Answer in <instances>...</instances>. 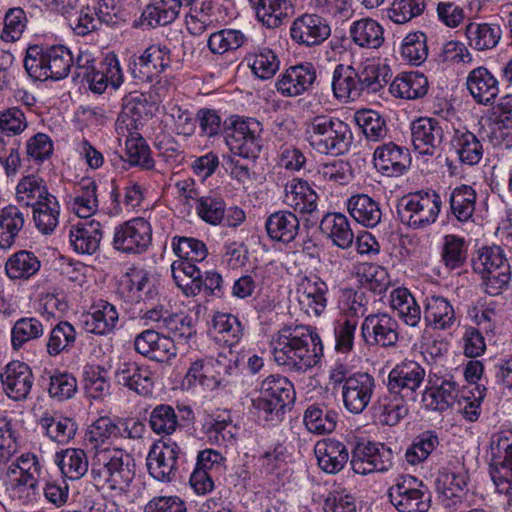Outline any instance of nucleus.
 Segmentation results:
<instances>
[{"mask_svg":"<svg viewBox=\"0 0 512 512\" xmlns=\"http://www.w3.org/2000/svg\"><path fill=\"white\" fill-rule=\"evenodd\" d=\"M261 125L254 119L235 120L231 131L226 135V144L230 153L244 159H256L262 148Z\"/></svg>","mask_w":512,"mask_h":512,"instance_id":"obj_9","label":"nucleus"},{"mask_svg":"<svg viewBox=\"0 0 512 512\" xmlns=\"http://www.w3.org/2000/svg\"><path fill=\"white\" fill-rule=\"evenodd\" d=\"M348 210L354 220L363 226L373 228L381 221L379 204L366 194L352 196L348 200Z\"/></svg>","mask_w":512,"mask_h":512,"instance_id":"obj_41","label":"nucleus"},{"mask_svg":"<svg viewBox=\"0 0 512 512\" xmlns=\"http://www.w3.org/2000/svg\"><path fill=\"white\" fill-rule=\"evenodd\" d=\"M490 475L499 493L508 498L512 509V440L506 436L496 435L491 439Z\"/></svg>","mask_w":512,"mask_h":512,"instance_id":"obj_8","label":"nucleus"},{"mask_svg":"<svg viewBox=\"0 0 512 512\" xmlns=\"http://www.w3.org/2000/svg\"><path fill=\"white\" fill-rule=\"evenodd\" d=\"M320 230L334 245L346 250L354 243V233L348 218L341 213H327L320 222Z\"/></svg>","mask_w":512,"mask_h":512,"instance_id":"obj_30","label":"nucleus"},{"mask_svg":"<svg viewBox=\"0 0 512 512\" xmlns=\"http://www.w3.org/2000/svg\"><path fill=\"white\" fill-rule=\"evenodd\" d=\"M265 229L272 241L289 244L296 239L300 232V221L295 213L280 210L267 217Z\"/></svg>","mask_w":512,"mask_h":512,"instance_id":"obj_28","label":"nucleus"},{"mask_svg":"<svg viewBox=\"0 0 512 512\" xmlns=\"http://www.w3.org/2000/svg\"><path fill=\"white\" fill-rule=\"evenodd\" d=\"M385 83L379 66L366 62L358 69L338 64L333 71L331 86L337 100L348 102L355 101L365 93L378 92Z\"/></svg>","mask_w":512,"mask_h":512,"instance_id":"obj_2","label":"nucleus"},{"mask_svg":"<svg viewBox=\"0 0 512 512\" xmlns=\"http://www.w3.org/2000/svg\"><path fill=\"white\" fill-rule=\"evenodd\" d=\"M212 328L218 338L229 346L239 342L243 329L238 318L232 314L217 312L212 319Z\"/></svg>","mask_w":512,"mask_h":512,"instance_id":"obj_57","label":"nucleus"},{"mask_svg":"<svg viewBox=\"0 0 512 512\" xmlns=\"http://www.w3.org/2000/svg\"><path fill=\"white\" fill-rule=\"evenodd\" d=\"M152 241L150 223L144 218H134L115 228L113 246L125 252L140 254Z\"/></svg>","mask_w":512,"mask_h":512,"instance_id":"obj_11","label":"nucleus"},{"mask_svg":"<svg viewBox=\"0 0 512 512\" xmlns=\"http://www.w3.org/2000/svg\"><path fill=\"white\" fill-rule=\"evenodd\" d=\"M373 160L376 169L389 177L401 175L410 163L408 151L393 142L378 146Z\"/></svg>","mask_w":512,"mask_h":512,"instance_id":"obj_25","label":"nucleus"},{"mask_svg":"<svg viewBox=\"0 0 512 512\" xmlns=\"http://www.w3.org/2000/svg\"><path fill=\"white\" fill-rule=\"evenodd\" d=\"M172 277L186 296L199 294L201 270L190 261H174L171 265Z\"/></svg>","mask_w":512,"mask_h":512,"instance_id":"obj_46","label":"nucleus"},{"mask_svg":"<svg viewBox=\"0 0 512 512\" xmlns=\"http://www.w3.org/2000/svg\"><path fill=\"white\" fill-rule=\"evenodd\" d=\"M476 192L468 185L453 189L450 195V207L453 215L461 222L468 221L475 211Z\"/></svg>","mask_w":512,"mask_h":512,"instance_id":"obj_54","label":"nucleus"},{"mask_svg":"<svg viewBox=\"0 0 512 512\" xmlns=\"http://www.w3.org/2000/svg\"><path fill=\"white\" fill-rule=\"evenodd\" d=\"M355 121L361 127L366 139L378 142L386 138L388 128L382 116L373 110H360L355 113Z\"/></svg>","mask_w":512,"mask_h":512,"instance_id":"obj_55","label":"nucleus"},{"mask_svg":"<svg viewBox=\"0 0 512 512\" xmlns=\"http://www.w3.org/2000/svg\"><path fill=\"white\" fill-rule=\"evenodd\" d=\"M475 272L482 275L485 291L490 295H498L511 280L510 265L500 246L484 247L472 262Z\"/></svg>","mask_w":512,"mask_h":512,"instance_id":"obj_7","label":"nucleus"},{"mask_svg":"<svg viewBox=\"0 0 512 512\" xmlns=\"http://www.w3.org/2000/svg\"><path fill=\"white\" fill-rule=\"evenodd\" d=\"M390 303L405 325L415 328L420 324L421 308L408 289H394L390 295Z\"/></svg>","mask_w":512,"mask_h":512,"instance_id":"obj_39","label":"nucleus"},{"mask_svg":"<svg viewBox=\"0 0 512 512\" xmlns=\"http://www.w3.org/2000/svg\"><path fill=\"white\" fill-rule=\"evenodd\" d=\"M25 224V216L19 207L8 205L0 211V249H10Z\"/></svg>","mask_w":512,"mask_h":512,"instance_id":"obj_38","label":"nucleus"},{"mask_svg":"<svg viewBox=\"0 0 512 512\" xmlns=\"http://www.w3.org/2000/svg\"><path fill=\"white\" fill-rule=\"evenodd\" d=\"M73 64L71 51L63 45L47 48L29 46L24 59V68L34 80L63 79L68 76Z\"/></svg>","mask_w":512,"mask_h":512,"instance_id":"obj_4","label":"nucleus"},{"mask_svg":"<svg viewBox=\"0 0 512 512\" xmlns=\"http://www.w3.org/2000/svg\"><path fill=\"white\" fill-rule=\"evenodd\" d=\"M410 401L398 393L388 391L387 395L380 397L374 406L375 414L379 421L388 426L398 424L407 416L409 408L407 402Z\"/></svg>","mask_w":512,"mask_h":512,"instance_id":"obj_36","label":"nucleus"},{"mask_svg":"<svg viewBox=\"0 0 512 512\" xmlns=\"http://www.w3.org/2000/svg\"><path fill=\"white\" fill-rule=\"evenodd\" d=\"M444 139L442 123L435 118L420 117L411 124V141L420 154L433 155Z\"/></svg>","mask_w":512,"mask_h":512,"instance_id":"obj_20","label":"nucleus"},{"mask_svg":"<svg viewBox=\"0 0 512 512\" xmlns=\"http://www.w3.org/2000/svg\"><path fill=\"white\" fill-rule=\"evenodd\" d=\"M416 478L401 477L388 490L390 502L398 512H427L430 509V497L416 488Z\"/></svg>","mask_w":512,"mask_h":512,"instance_id":"obj_13","label":"nucleus"},{"mask_svg":"<svg viewBox=\"0 0 512 512\" xmlns=\"http://www.w3.org/2000/svg\"><path fill=\"white\" fill-rule=\"evenodd\" d=\"M468 256V247L465 240L456 235H446L444 237L441 259L445 267L449 270L462 268Z\"/></svg>","mask_w":512,"mask_h":512,"instance_id":"obj_56","label":"nucleus"},{"mask_svg":"<svg viewBox=\"0 0 512 512\" xmlns=\"http://www.w3.org/2000/svg\"><path fill=\"white\" fill-rule=\"evenodd\" d=\"M428 91L427 78L417 72L403 73L397 76L390 85L393 96L408 100L423 97Z\"/></svg>","mask_w":512,"mask_h":512,"instance_id":"obj_40","label":"nucleus"},{"mask_svg":"<svg viewBox=\"0 0 512 512\" xmlns=\"http://www.w3.org/2000/svg\"><path fill=\"white\" fill-rule=\"evenodd\" d=\"M83 78L89 84L90 90L97 94H102L109 84L112 88L118 89L123 83L122 70L115 55L107 56L99 70L84 73Z\"/></svg>","mask_w":512,"mask_h":512,"instance_id":"obj_29","label":"nucleus"},{"mask_svg":"<svg viewBox=\"0 0 512 512\" xmlns=\"http://www.w3.org/2000/svg\"><path fill=\"white\" fill-rule=\"evenodd\" d=\"M195 209L203 221L219 225L224 219L226 204L220 195L209 193L197 198Z\"/></svg>","mask_w":512,"mask_h":512,"instance_id":"obj_58","label":"nucleus"},{"mask_svg":"<svg viewBox=\"0 0 512 512\" xmlns=\"http://www.w3.org/2000/svg\"><path fill=\"white\" fill-rule=\"evenodd\" d=\"M75 340L76 331L73 325L67 321H62L52 329L47 343V351L50 355L56 356L71 348Z\"/></svg>","mask_w":512,"mask_h":512,"instance_id":"obj_61","label":"nucleus"},{"mask_svg":"<svg viewBox=\"0 0 512 512\" xmlns=\"http://www.w3.org/2000/svg\"><path fill=\"white\" fill-rule=\"evenodd\" d=\"M40 269V261L34 253L26 250L19 251L6 262V274L11 279H28Z\"/></svg>","mask_w":512,"mask_h":512,"instance_id":"obj_52","label":"nucleus"},{"mask_svg":"<svg viewBox=\"0 0 512 512\" xmlns=\"http://www.w3.org/2000/svg\"><path fill=\"white\" fill-rule=\"evenodd\" d=\"M118 426L109 417H100L89 428L86 441L96 450H102L112 437L118 435Z\"/></svg>","mask_w":512,"mask_h":512,"instance_id":"obj_63","label":"nucleus"},{"mask_svg":"<svg viewBox=\"0 0 512 512\" xmlns=\"http://www.w3.org/2000/svg\"><path fill=\"white\" fill-rule=\"evenodd\" d=\"M330 33L327 21L316 14H303L297 17L290 27L292 40L306 47L323 43Z\"/></svg>","mask_w":512,"mask_h":512,"instance_id":"obj_18","label":"nucleus"},{"mask_svg":"<svg viewBox=\"0 0 512 512\" xmlns=\"http://www.w3.org/2000/svg\"><path fill=\"white\" fill-rule=\"evenodd\" d=\"M376 387L375 379L366 372L353 373L342 386L344 407L353 414L362 413L370 403Z\"/></svg>","mask_w":512,"mask_h":512,"instance_id":"obj_16","label":"nucleus"},{"mask_svg":"<svg viewBox=\"0 0 512 512\" xmlns=\"http://www.w3.org/2000/svg\"><path fill=\"white\" fill-rule=\"evenodd\" d=\"M97 185L95 181L84 179L79 183L76 195L71 199L70 207L80 218L92 216L98 209Z\"/></svg>","mask_w":512,"mask_h":512,"instance_id":"obj_49","label":"nucleus"},{"mask_svg":"<svg viewBox=\"0 0 512 512\" xmlns=\"http://www.w3.org/2000/svg\"><path fill=\"white\" fill-rule=\"evenodd\" d=\"M152 375L147 366H140L135 362L121 363L115 371L118 384L143 396L152 392L154 384Z\"/></svg>","mask_w":512,"mask_h":512,"instance_id":"obj_26","label":"nucleus"},{"mask_svg":"<svg viewBox=\"0 0 512 512\" xmlns=\"http://www.w3.org/2000/svg\"><path fill=\"white\" fill-rule=\"evenodd\" d=\"M466 87L474 101L483 106H491L500 92L499 81L483 66L469 72Z\"/></svg>","mask_w":512,"mask_h":512,"instance_id":"obj_22","label":"nucleus"},{"mask_svg":"<svg viewBox=\"0 0 512 512\" xmlns=\"http://www.w3.org/2000/svg\"><path fill=\"white\" fill-rule=\"evenodd\" d=\"M39 426L50 440L63 445L69 443L77 431V425L71 418L57 413H43Z\"/></svg>","mask_w":512,"mask_h":512,"instance_id":"obj_34","label":"nucleus"},{"mask_svg":"<svg viewBox=\"0 0 512 512\" xmlns=\"http://www.w3.org/2000/svg\"><path fill=\"white\" fill-rule=\"evenodd\" d=\"M161 101L159 96L154 97L152 93L130 92L123 98V114L131 115L134 122L151 117Z\"/></svg>","mask_w":512,"mask_h":512,"instance_id":"obj_48","label":"nucleus"},{"mask_svg":"<svg viewBox=\"0 0 512 512\" xmlns=\"http://www.w3.org/2000/svg\"><path fill=\"white\" fill-rule=\"evenodd\" d=\"M424 377L425 370L419 363L405 360L390 371L387 383L388 391L416 401V392L420 388Z\"/></svg>","mask_w":512,"mask_h":512,"instance_id":"obj_14","label":"nucleus"},{"mask_svg":"<svg viewBox=\"0 0 512 512\" xmlns=\"http://www.w3.org/2000/svg\"><path fill=\"white\" fill-rule=\"evenodd\" d=\"M314 452L321 470L329 474L340 472L349 460L346 445L331 438L318 441Z\"/></svg>","mask_w":512,"mask_h":512,"instance_id":"obj_27","label":"nucleus"},{"mask_svg":"<svg viewBox=\"0 0 512 512\" xmlns=\"http://www.w3.org/2000/svg\"><path fill=\"white\" fill-rule=\"evenodd\" d=\"M1 382L6 394L16 401L25 400L33 386V374L30 367L20 361L6 365L1 373Z\"/></svg>","mask_w":512,"mask_h":512,"instance_id":"obj_21","label":"nucleus"},{"mask_svg":"<svg viewBox=\"0 0 512 512\" xmlns=\"http://www.w3.org/2000/svg\"><path fill=\"white\" fill-rule=\"evenodd\" d=\"M455 311L449 301L442 296L426 298L424 321L436 330H447L455 323Z\"/></svg>","mask_w":512,"mask_h":512,"instance_id":"obj_33","label":"nucleus"},{"mask_svg":"<svg viewBox=\"0 0 512 512\" xmlns=\"http://www.w3.org/2000/svg\"><path fill=\"white\" fill-rule=\"evenodd\" d=\"M401 54L413 65H420L424 62L428 56L426 35L422 32L408 34L402 42Z\"/></svg>","mask_w":512,"mask_h":512,"instance_id":"obj_64","label":"nucleus"},{"mask_svg":"<svg viewBox=\"0 0 512 512\" xmlns=\"http://www.w3.org/2000/svg\"><path fill=\"white\" fill-rule=\"evenodd\" d=\"M149 424L156 434L170 435L179 425L178 416L171 406L161 404L152 410Z\"/></svg>","mask_w":512,"mask_h":512,"instance_id":"obj_62","label":"nucleus"},{"mask_svg":"<svg viewBox=\"0 0 512 512\" xmlns=\"http://www.w3.org/2000/svg\"><path fill=\"white\" fill-rule=\"evenodd\" d=\"M441 205V197L436 191H419L399 200L397 215L402 224L422 229L437 220Z\"/></svg>","mask_w":512,"mask_h":512,"instance_id":"obj_6","label":"nucleus"},{"mask_svg":"<svg viewBox=\"0 0 512 512\" xmlns=\"http://www.w3.org/2000/svg\"><path fill=\"white\" fill-rule=\"evenodd\" d=\"M134 349L140 355L160 363H167L177 355L175 339L146 329L134 339Z\"/></svg>","mask_w":512,"mask_h":512,"instance_id":"obj_15","label":"nucleus"},{"mask_svg":"<svg viewBox=\"0 0 512 512\" xmlns=\"http://www.w3.org/2000/svg\"><path fill=\"white\" fill-rule=\"evenodd\" d=\"M283 202L300 214L313 216L318 211V195L306 181L299 178L285 184Z\"/></svg>","mask_w":512,"mask_h":512,"instance_id":"obj_24","label":"nucleus"},{"mask_svg":"<svg viewBox=\"0 0 512 512\" xmlns=\"http://www.w3.org/2000/svg\"><path fill=\"white\" fill-rule=\"evenodd\" d=\"M101 239L102 232L98 222L76 225L70 230V242L78 253H95L99 249Z\"/></svg>","mask_w":512,"mask_h":512,"instance_id":"obj_42","label":"nucleus"},{"mask_svg":"<svg viewBox=\"0 0 512 512\" xmlns=\"http://www.w3.org/2000/svg\"><path fill=\"white\" fill-rule=\"evenodd\" d=\"M350 38L361 48L377 49L384 42L382 26L371 18L354 21L349 29Z\"/></svg>","mask_w":512,"mask_h":512,"instance_id":"obj_37","label":"nucleus"},{"mask_svg":"<svg viewBox=\"0 0 512 512\" xmlns=\"http://www.w3.org/2000/svg\"><path fill=\"white\" fill-rule=\"evenodd\" d=\"M338 422V413L325 405H310L304 413V424L309 432L315 434L332 433Z\"/></svg>","mask_w":512,"mask_h":512,"instance_id":"obj_44","label":"nucleus"},{"mask_svg":"<svg viewBox=\"0 0 512 512\" xmlns=\"http://www.w3.org/2000/svg\"><path fill=\"white\" fill-rule=\"evenodd\" d=\"M45 181L36 176L23 177L16 186V199L26 207H32L50 196Z\"/></svg>","mask_w":512,"mask_h":512,"instance_id":"obj_50","label":"nucleus"},{"mask_svg":"<svg viewBox=\"0 0 512 512\" xmlns=\"http://www.w3.org/2000/svg\"><path fill=\"white\" fill-rule=\"evenodd\" d=\"M465 35L470 46L484 51L494 48L499 43L502 30L497 24L470 22L465 27Z\"/></svg>","mask_w":512,"mask_h":512,"instance_id":"obj_43","label":"nucleus"},{"mask_svg":"<svg viewBox=\"0 0 512 512\" xmlns=\"http://www.w3.org/2000/svg\"><path fill=\"white\" fill-rule=\"evenodd\" d=\"M259 393L283 409L295 399L293 384L288 378L280 375H270L265 378L260 385Z\"/></svg>","mask_w":512,"mask_h":512,"instance_id":"obj_45","label":"nucleus"},{"mask_svg":"<svg viewBox=\"0 0 512 512\" xmlns=\"http://www.w3.org/2000/svg\"><path fill=\"white\" fill-rule=\"evenodd\" d=\"M180 447L176 442L154 443L146 458L149 474L158 481L172 482L178 474Z\"/></svg>","mask_w":512,"mask_h":512,"instance_id":"obj_10","label":"nucleus"},{"mask_svg":"<svg viewBox=\"0 0 512 512\" xmlns=\"http://www.w3.org/2000/svg\"><path fill=\"white\" fill-rule=\"evenodd\" d=\"M305 135L312 148L322 154H343L352 142L349 126L329 115L313 117L307 123Z\"/></svg>","mask_w":512,"mask_h":512,"instance_id":"obj_5","label":"nucleus"},{"mask_svg":"<svg viewBox=\"0 0 512 512\" xmlns=\"http://www.w3.org/2000/svg\"><path fill=\"white\" fill-rule=\"evenodd\" d=\"M55 462L62 475L71 480H78L88 471V458L82 449L68 448L56 453Z\"/></svg>","mask_w":512,"mask_h":512,"instance_id":"obj_47","label":"nucleus"},{"mask_svg":"<svg viewBox=\"0 0 512 512\" xmlns=\"http://www.w3.org/2000/svg\"><path fill=\"white\" fill-rule=\"evenodd\" d=\"M91 475L97 485L126 493L135 477V464L130 454L121 449L104 447L95 452Z\"/></svg>","mask_w":512,"mask_h":512,"instance_id":"obj_3","label":"nucleus"},{"mask_svg":"<svg viewBox=\"0 0 512 512\" xmlns=\"http://www.w3.org/2000/svg\"><path fill=\"white\" fill-rule=\"evenodd\" d=\"M169 65L170 55L167 47L153 44L131 63L130 70L135 79L150 82Z\"/></svg>","mask_w":512,"mask_h":512,"instance_id":"obj_19","label":"nucleus"},{"mask_svg":"<svg viewBox=\"0 0 512 512\" xmlns=\"http://www.w3.org/2000/svg\"><path fill=\"white\" fill-rule=\"evenodd\" d=\"M246 40V36L240 30L223 29L209 36L208 47L214 54H224L237 50Z\"/></svg>","mask_w":512,"mask_h":512,"instance_id":"obj_59","label":"nucleus"},{"mask_svg":"<svg viewBox=\"0 0 512 512\" xmlns=\"http://www.w3.org/2000/svg\"><path fill=\"white\" fill-rule=\"evenodd\" d=\"M467 484L468 473L463 465L443 468L436 479L437 489L448 498L459 496Z\"/></svg>","mask_w":512,"mask_h":512,"instance_id":"obj_51","label":"nucleus"},{"mask_svg":"<svg viewBox=\"0 0 512 512\" xmlns=\"http://www.w3.org/2000/svg\"><path fill=\"white\" fill-rule=\"evenodd\" d=\"M119 314L114 305L100 301L91 311L83 315L84 329L89 333L105 335L116 326Z\"/></svg>","mask_w":512,"mask_h":512,"instance_id":"obj_32","label":"nucleus"},{"mask_svg":"<svg viewBox=\"0 0 512 512\" xmlns=\"http://www.w3.org/2000/svg\"><path fill=\"white\" fill-rule=\"evenodd\" d=\"M450 144L463 164L473 166L482 159L483 145L481 141L474 133L465 128L454 130Z\"/></svg>","mask_w":512,"mask_h":512,"instance_id":"obj_31","label":"nucleus"},{"mask_svg":"<svg viewBox=\"0 0 512 512\" xmlns=\"http://www.w3.org/2000/svg\"><path fill=\"white\" fill-rule=\"evenodd\" d=\"M316 80V69L311 63L289 67L276 82L278 92L287 97L298 96L309 90Z\"/></svg>","mask_w":512,"mask_h":512,"instance_id":"obj_23","label":"nucleus"},{"mask_svg":"<svg viewBox=\"0 0 512 512\" xmlns=\"http://www.w3.org/2000/svg\"><path fill=\"white\" fill-rule=\"evenodd\" d=\"M28 127L24 111L19 107H9L0 111V135L9 140L22 134Z\"/></svg>","mask_w":512,"mask_h":512,"instance_id":"obj_60","label":"nucleus"},{"mask_svg":"<svg viewBox=\"0 0 512 512\" xmlns=\"http://www.w3.org/2000/svg\"><path fill=\"white\" fill-rule=\"evenodd\" d=\"M399 325L387 313L367 315L361 325V337L368 346L394 347L399 340Z\"/></svg>","mask_w":512,"mask_h":512,"instance_id":"obj_12","label":"nucleus"},{"mask_svg":"<svg viewBox=\"0 0 512 512\" xmlns=\"http://www.w3.org/2000/svg\"><path fill=\"white\" fill-rule=\"evenodd\" d=\"M256 16L268 28L279 27L293 12L292 0H250Z\"/></svg>","mask_w":512,"mask_h":512,"instance_id":"obj_35","label":"nucleus"},{"mask_svg":"<svg viewBox=\"0 0 512 512\" xmlns=\"http://www.w3.org/2000/svg\"><path fill=\"white\" fill-rule=\"evenodd\" d=\"M271 346L274 361L295 372L314 367L323 351L320 337L302 325L282 328L273 336Z\"/></svg>","mask_w":512,"mask_h":512,"instance_id":"obj_1","label":"nucleus"},{"mask_svg":"<svg viewBox=\"0 0 512 512\" xmlns=\"http://www.w3.org/2000/svg\"><path fill=\"white\" fill-rule=\"evenodd\" d=\"M297 300L308 316L319 317L327 307L328 285L316 275L304 276L297 286Z\"/></svg>","mask_w":512,"mask_h":512,"instance_id":"obj_17","label":"nucleus"},{"mask_svg":"<svg viewBox=\"0 0 512 512\" xmlns=\"http://www.w3.org/2000/svg\"><path fill=\"white\" fill-rule=\"evenodd\" d=\"M368 299L364 291L345 288L341 290L339 306L342 320H354L363 317L367 312Z\"/></svg>","mask_w":512,"mask_h":512,"instance_id":"obj_53","label":"nucleus"}]
</instances>
